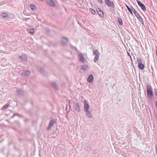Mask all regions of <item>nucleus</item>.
Returning <instances> with one entry per match:
<instances>
[{"instance_id": "23", "label": "nucleus", "mask_w": 157, "mask_h": 157, "mask_svg": "<svg viewBox=\"0 0 157 157\" xmlns=\"http://www.w3.org/2000/svg\"><path fill=\"white\" fill-rule=\"evenodd\" d=\"M99 56H95L94 59V62H96L99 59Z\"/></svg>"}, {"instance_id": "32", "label": "nucleus", "mask_w": 157, "mask_h": 157, "mask_svg": "<svg viewBox=\"0 0 157 157\" xmlns=\"http://www.w3.org/2000/svg\"><path fill=\"white\" fill-rule=\"evenodd\" d=\"M155 106L156 108H157V101L156 102Z\"/></svg>"}, {"instance_id": "1", "label": "nucleus", "mask_w": 157, "mask_h": 157, "mask_svg": "<svg viewBox=\"0 0 157 157\" xmlns=\"http://www.w3.org/2000/svg\"><path fill=\"white\" fill-rule=\"evenodd\" d=\"M147 94L148 97L152 98L153 97L152 89L151 86L149 85H147Z\"/></svg>"}, {"instance_id": "18", "label": "nucleus", "mask_w": 157, "mask_h": 157, "mask_svg": "<svg viewBox=\"0 0 157 157\" xmlns=\"http://www.w3.org/2000/svg\"><path fill=\"white\" fill-rule=\"evenodd\" d=\"M8 16V15L6 13H2L0 15L1 18H4L7 17Z\"/></svg>"}, {"instance_id": "31", "label": "nucleus", "mask_w": 157, "mask_h": 157, "mask_svg": "<svg viewBox=\"0 0 157 157\" xmlns=\"http://www.w3.org/2000/svg\"><path fill=\"white\" fill-rule=\"evenodd\" d=\"M99 2H100L101 3H102L103 2L102 0H98Z\"/></svg>"}, {"instance_id": "33", "label": "nucleus", "mask_w": 157, "mask_h": 157, "mask_svg": "<svg viewBox=\"0 0 157 157\" xmlns=\"http://www.w3.org/2000/svg\"><path fill=\"white\" fill-rule=\"evenodd\" d=\"M156 153L157 154V147H156Z\"/></svg>"}, {"instance_id": "10", "label": "nucleus", "mask_w": 157, "mask_h": 157, "mask_svg": "<svg viewBox=\"0 0 157 157\" xmlns=\"http://www.w3.org/2000/svg\"><path fill=\"white\" fill-rule=\"evenodd\" d=\"M87 116L89 118H92L93 116L91 113L90 111L89 110L85 112Z\"/></svg>"}, {"instance_id": "5", "label": "nucleus", "mask_w": 157, "mask_h": 157, "mask_svg": "<svg viewBox=\"0 0 157 157\" xmlns=\"http://www.w3.org/2000/svg\"><path fill=\"white\" fill-rule=\"evenodd\" d=\"M84 112L89 110V106L87 101L85 100L84 101Z\"/></svg>"}, {"instance_id": "17", "label": "nucleus", "mask_w": 157, "mask_h": 157, "mask_svg": "<svg viewBox=\"0 0 157 157\" xmlns=\"http://www.w3.org/2000/svg\"><path fill=\"white\" fill-rule=\"evenodd\" d=\"M138 67L140 70H143L144 68V65L142 63H139L138 64Z\"/></svg>"}, {"instance_id": "8", "label": "nucleus", "mask_w": 157, "mask_h": 157, "mask_svg": "<svg viewBox=\"0 0 157 157\" xmlns=\"http://www.w3.org/2000/svg\"><path fill=\"white\" fill-rule=\"evenodd\" d=\"M98 13V15L101 17H103L104 15L103 12L100 10V8H98L97 9Z\"/></svg>"}, {"instance_id": "15", "label": "nucleus", "mask_w": 157, "mask_h": 157, "mask_svg": "<svg viewBox=\"0 0 157 157\" xmlns=\"http://www.w3.org/2000/svg\"><path fill=\"white\" fill-rule=\"evenodd\" d=\"M93 54L95 56L100 55V53L98 52V50L97 49H95L94 50Z\"/></svg>"}, {"instance_id": "3", "label": "nucleus", "mask_w": 157, "mask_h": 157, "mask_svg": "<svg viewBox=\"0 0 157 157\" xmlns=\"http://www.w3.org/2000/svg\"><path fill=\"white\" fill-rule=\"evenodd\" d=\"M78 56L80 62L83 63L85 62L86 59L81 53L79 52L78 54Z\"/></svg>"}, {"instance_id": "4", "label": "nucleus", "mask_w": 157, "mask_h": 157, "mask_svg": "<svg viewBox=\"0 0 157 157\" xmlns=\"http://www.w3.org/2000/svg\"><path fill=\"white\" fill-rule=\"evenodd\" d=\"M105 2L108 6L114 7V3L113 2L111 1L110 0H105Z\"/></svg>"}, {"instance_id": "21", "label": "nucleus", "mask_w": 157, "mask_h": 157, "mask_svg": "<svg viewBox=\"0 0 157 157\" xmlns=\"http://www.w3.org/2000/svg\"><path fill=\"white\" fill-rule=\"evenodd\" d=\"M30 72L29 71H26L24 73L25 75L27 76H29L30 75Z\"/></svg>"}, {"instance_id": "19", "label": "nucleus", "mask_w": 157, "mask_h": 157, "mask_svg": "<svg viewBox=\"0 0 157 157\" xmlns=\"http://www.w3.org/2000/svg\"><path fill=\"white\" fill-rule=\"evenodd\" d=\"M68 40V39L67 38H63L62 41L64 44H65L67 43Z\"/></svg>"}, {"instance_id": "16", "label": "nucleus", "mask_w": 157, "mask_h": 157, "mask_svg": "<svg viewBox=\"0 0 157 157\" xmlns=\"http://www.w3.org/2000/svg\"><path fill=\"white\" fill-rule=\"evenodd\" d=\"M30 8L33 11L35 10L36 8V6L33 4H32L30 5Z\"/></svg>"}, {"instance_id": "6", "label": "nucleus", "mask_w": 157, "mask_h": 157, "mask_svg": "<svg viewBox=\"0 0 157 157\" xmlns=\"http://www.w3.org/2000/svg\"><path fill=\"white\" fill-rule=\"evenodd\" d=\"M138 5L141 7V9L143 11H145L146 10L145 6L144 4L138 0H137Z\"/></svg>"}, {"instance_id": "2", "label": "nucleus", "mask_w": 157, "mask_h": 157, "mask_svg": "<svg viewBox=\"0 0 157 157\" xmlns=\"http://www.w3.org/2000/svg\"><path fill=\"white\" fill-rule=\"evenodd\" d=\"M131 8L132 10V11L134 13L135 15L138 18V19L141 22V23L143 25H144V23L142 19L141 18V17H140L139 14L137 12L136 10L133 8L132 6H131Z\"/></svg>"}, {"instance_id": "27", "label": "nucleus", "mask_w": 157, "mask_h": 157, "mask_svg": "<svg viewBox=\"0 0 157 157\" xmlns=\"http://www.w3.org/2000/svg\"><path fill=\"white\" fill-rule=\"evenodd\" d=\"M34 30L33 29H31L29 31V33L30 34H33L34 33Z\"/></svg>"}, {"instance_id": "30", "label": "nucleus", "mask_w": 157, "mask_h": 157, "mask_svg": "<svg viewBox=\"0 0 157 157\" xmlns=\"http://www.w3.org/2000/svg\"><path fill=\"white\" fill-rule=\"evenodd\" d=\"M155 94L157 96V90L156 89H155Z\"/></svg>"}, {"instance_id": "26", "label": "nucleus", "mask_w": 157, "mask_h": 157, "mask_svg": "<svg viewBox=\"0 0 157 157\" xmlns=\"http://www.w3.org/2000/svg\"><path fill=\"white\" fill-rule=\"evenodd\" d=\"M9 106V105L7 104L6 105L4 106H3L2 108L4 109H6Z\"/></svg>"}, {"instance_id": "34", "label": "nucleus", "mask_w": 157, "mask_h": 157, "mask_svg": "<svg viewBox=\"0 0 157 157\" xmlns=\"http://www.w3.org/2000/svg\"><path fill=\"white\" fill-rule=\"evenodd\" d=\"M15 115H13V117H13L14 116H15Z\"/></svg>"}, {"instance_id": "12", "label": "nucleus", "mask_w": 157, "mask_h": 157, "mask_svg": "<svg viewBox=\"0 0 157 157\" xmlns=\"http://www.w3.org/2000/svg\"><path fill=\"white\" fill-rule=\"evenodd\" d=\"M94 79V77L93 75H90L87 80V81L90 83H92L93 80Z\"/></svg>"}, {"instance_id": "14", "label": "nucleus", "mask_w": 157, "mask_h": 157, "mask_svg": "<svg viewBox=\"0 0 157 157\" xmlns=\"http://www.w3.org/2000/svg\"><path fill=\"white\" fill-rule=\"evenodd\" d=\"M88 68V66L87 65H85L83 66H82L81 67V69L82 70H86Z\"/></svg>"}, {"instance_id": "29", "label": "nucleus", "mask_w": 157, "mask_h": 157, "mask_svg": "<svg viewBox=\"0 0 157 157\" xmlns=\"http://www.w3.org/2000/svg\"><path fill=\"white\" fill-rule=\"evenodd\" d=\"M91 13L93 14H95V11L94 10H92V11H91Z\"/></svg>"}, {"instance_id": "22", "label": "nucleus", "mask_w": 157, "mask_h": 157, "mask_svg": "<svg viewBox=\"0 0 157 157\" xmlns=\"http://www.w3.org/2000/svg\"><path fill=\"white\" fill-rule=\"evenodd\" d=\"M137 61L138 64L139 63H142V59L140 58H137Z\"/></svg>"}, {"instance_id": "7", "label": "nucleus", "mask_w": 157, "mask_h": 157, "mask_svg": "<svg viewBox=\"0 0 157 157\" xmlns=\"http://www.w3.org/2000/svg\"><path fill=\"white\" fill-rule=\"evenodd\" d=\"M47 3L51 6L55 7L56 6V4L54 1L53 0H46Z\"/></svg>"}, {"instance_id": "11", "label": "nucleus", "mask_w": 157, "mask_h": 157, "mask_svg": "<svg viewBox=\"0 0 157 157\" xmlns=\"http://www.w3.org/2000/svg\"><path fill=\"white\" fill-rule=\"evenodd\" d=\"M75 110L78 112L80 111V108L79 105L78 103H75Z\"/></svg>"}, {"instance_id": "28", "label": "nucleus", "mask_w": 157, "mask_h": 157, "mask_svg": "<svg viewBox=\"0 0 157 157\" xmlns=\"http://www.w3.org/2000/svg\"><path fill=\"white\" fill-rule=\"evenodd\" d=\"M52 86L54 87H55V88H56L57 87V86L56 85V84L55 83H53L52 84Z\"/></svg>"}, {"instance_id": "9", "label": "nucleus", "mask_w": 157, "mask_h": 157, "mask_svg": "<svg viewBox=\"0 0 157 157\" xmlns=\"http://www.w3.org/2000/svg\"><path fill=\"white\" fill-rule=\"evenodd\" d=\"M55 121L54 120H51L50 121V122L49 123V124L48 127L47 128V130H49L51 129V127L52 126H53V125L55 124Z\"/></svg>"}, {"instance_id": "24", "label": "nucleus", "mask_w": 157, "mask_h": 157, "mask_svg": "<svg viewBox=\"0 0 157 157\" xmlns=\"http://www.w3.org/2000/svg\"><path fill=\"white\" fill-rule=\"evenodd\" d=\"M126 6L127 7L128 10L129 12L131 14H132V13L131 9L126 5Z\"/></svg>"}, {"instance_id": "13", "label": "nucleus", "mask_w": 157, "mask_h": 157, "mask_svg": "<svg viewBox=\"0 0 157 157\" xmlns=\"http://www.w3.org/2000/svg\"><path fill=\"white\" fill-rule=\"evenodd\" d=\"M20 58H21L23 61H26L28 59L27 57L26 56L24 55L20 56Z\"/></svg>"}, {"instance_id": "25", "label": "nucleus", "mask_w": 157, "mask_h": 157, "mask_svg": "<svg viewBox=\"0 0 157 157\" xmlns=\"http://www.w3.org/2000/svg\"><path fill=\"white\" fill-rule=\"evenodd\" d=\"M118 22H119V24L120 25H122L123 22H122V19H121L118 18Z\"/></svg>"}, {"instance_id": "20", "label": "nucleus", "mask_w": 157, "mask_h": 157, "mask_svg": "<svg viewBox=\"0 0 157 157\" xmlns=\"http://www.w3.org/2000/svg\"><path fill=\"white\" fill-rule=\"evenodd\" d=\"M17 93L19 95H22L23 94L24 92L22 90L20 89H19L17 90Z\"/></svg>"}]
</instances>
